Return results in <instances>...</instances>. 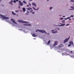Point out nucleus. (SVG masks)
I'll return each instance as SVG.
<instances>
[{"label":"nucleus","instance_id":"f257e3e1","mask_svg":"<svg viewBox=\"0 0 74 74\" xmlns=\"http://www.w3.org/2000/svg\"><path fill=\"white\" fill-rule=\"evenodd\" d=\"M37 31L38 32H40V33H45V34H47V32H46V31L44 30V29H37Z\"/></svg>","mask_w":74,"mask_h":74},{"label":"nucleus","instance_id":"f03ea898","mask_svg":"<svg viewBox=\"0 0 74 74\" xmlns=\"http://www.w3.org/2000/svg\"><path fill=\"white\" fill-rule=\"evenodd\" d=\"M11 20L12 22H13V23H14V24H11V23H10L11 24H12V25H14V26H16V25H17V23H16V22H15V20H14V19H11Z\"/></svg>","mask_w":74,"mask_h":74},{"label":"nucleus","instance_id":"7ed1b4c3","mask_svg":"<svg viewBox=\"0 0 74 74\" xmlns=\"http://www.w3.org/2000/svg\"><path fill=\"white\" fill-rule=\"evenodd\" d=\"M0 16H1V17L3 18V19H9V17H6L4 15H3L2 14H0Z\"/></svg>","mask_w":74,"mask_h":74},{"label":"nucleus","instance_id":"20e7f679","mask_svg":"<svg viewBox=\"0 0 74 74\" xmlns=\"http://www.w3.org/2000/svg\"><path fill=\"white\" fill-rule=\"evenodd\" d=\"M18 22L20 23H28L27 21H25L21 20H18Z\"/></svg>","mask_w":74,"mask_h":74},{"label":"nucleus","instance_id":"39448f33","mask_svg":"<svg viewBox=\"0 0 74 74\" xmlns=\"http://www.w3.org/2000/svg\"><path fill=\"white\" fill-rule=\"evenodd\" d=\"M51 31L53 33L55 34V33H58V30H56V31L55 29L51 30Z\"/></svg>","mask_w":74,"mask_h":74},{"label":"nucleus","instance_id":"423d86ee","mask_svg":"<svg viewBox=\"0 0 74 74\" xmlns=\"http://www.w3.org/2000/svg\"><path fill=\"white\" fill-rule=\"evenodd\" d=\"M32 5H33L35 7H37V5H36V4L34 2H32Z\"/></svg>","mask_w":74,"mask_h":74},{"label":"nucleus","instance_id":"0eeeda50","mask_svg":"<svg viewBox=\"0 0 74 74\" xmlns=\"http://www.w3.org/2000/svg\"><path fill=\"white\" fill-rule=\"evenodd\" d=\"M58 41H55L54 45H53V46L54 47H55V46H56V45H57V44H58Z\"/></svg>","mask_w":74,"mask_h":74},{"label":"nucleus","instance_id":"6e6552de","mask_svg":"<svg viewBox=\"0 0 74 74\" xmlns=\"http://www.w3.org/2000/svg\"><path fill=\"white\" fill-rule=\"evenodd\" d=\"M60 24H61V25H59L58 26H64L65 25V24L60 23Z\"/></svg>","mask_w":74,"mask_h":74},{"label":"nucleus","instance_id":"1a4fd4ad","mask_svg":"<svg viewBox=\"0 0 74 74\" xmlns=\"http://www.w3.org/2000/svg\"><path fill=\"white\" fill-rule=\"evenodd\" d=\"M70 8H72V9H69V10H74V7H73V6H71Z\"/></svg>","mask_w":74,"mask_h":74},{"label":"nucleus","instance_id":"9d476101","mask_svg":"<svg viewBox=\"0 0 74 74\" xmlns=\"http://www.w3.org/2000/svg\"><path fill=\"white\" fill-rule=\"evenodd\" d=\"M68 41V39L66 38L65 39V40H64V43H66V42H67Z\"/></svg>","mask_w":74,"mask_h":74},{"label":"nucleus","instance_id":"9b49d317","mask_svg":"<svg viewBox=\"0 0 74 74\" xmlns=\"http://www.w3.org/2000/svg\"><path fill=\"white\" fill-rule=\"evenodd\" d=\"M63 47V45L62 44H60L59 46L58 47L59 48H61V47Z\"/></svg>","mask_w":74,"mask_h":74},{"label":"nucleus","instance_id":"f8f14e48","mask_svg":"<svg viewBox=\"0 0 74 74\" xmlns=\"http://www.w3.org/2000/svg\"><path fill=\"white\" fill-rule=\"evenodd\" d=\"M19 5H21V6H23V4L22 2H21L20 3L18 4Z\"/></svg>","mask_w":74,"mask_h":74},{"label":"nucleus","instance_id":"ddd939ff","mask_svg":"<svg viewBox=\"0 0 74 74\" xmlns=\"http://www.w3.org/2000/svg\"><path fill=\"white\" fill-rule=\"evenodd\" d=\"M69 44H72V45H74V44H73V42L72 41V42H69Z\"/></svg>","mask_w":74,"mask_h":74},{"label":"nucleus","instance_id":"4468645a","mask_svg":"<svg viewBox=\"0 0 74 74\" xmlns=\"http://www.w3.org/2000/svg\"><path fill=\"white\" fill-rule=\"evenodd\" d=\"M12 15H15L16 14H15L14 12V11H12Z\"/></svg>","mask_w":74,"mask_h":74},{"label":"nucleus","instance_id":"2eb2a0df","mask_svg":"<svg viewBox=\"0 0 74 74\" xmlns=\"http://www.w3.org/2000/svg\"><path fill=\"white\" fill-rule=\"evenodd\" d=\"M23 12H25L26 11V9L25 8H23Z\"/></svg>","mask_w":74,"mask_h":74},{"label":"nucleus","instance_id":"dca6fc26","mask_svg":"<svg viewBox=\"0 0 74 74\" xmlns=\"http://www.w3.org/2000/svg\"><path fill=\"white\" fill-rule=\"evenodd\" d=\"M38 35H36L35 34H32V36L33 37H37V36Z\"/></svg>","mask_w":74,"mask_h":74},{"label":"nucleus","instance_id":"f3484780","mask_svg":"<svg viewBox=\"0 0 74 74\" xmlns=\"http://www.w3.org/2000/svg\"><path fill=\"white\" fill-rule=\"evenodd\" d=\"M13 0H11L10 2L9 3V4H11L12 3H13Z\"/></svg>","mask_w":74,"mask_h":74},{"label":"nucleus","instance_id":"a211bd4d","mask_svg":"<svg viewBox=\"0 0 74 74\" xmlns=\"http://www.w3.org/2000/svg\"><path fill=\"white\" fill-rule=\"evenodd\" d=\"M27 10H29V11H30V10H32V8H27Z\"/></svg>","mask_w":74,"mask_h":74},{"label":"nucleus","instance_id":"6ab92c4d","mask_svg":"<svg viewBox=\"0 0 74 74\" xmlns=\"http://www.w3.org/2000/svg\"><path fill=\"white\" fill-rule=\"evenodd\" d=\"M29 11H27V12H26V13H25V14L26 15H28L29 14Z\"/></svg>","mask_w":74,"mask_h":74},{"label":"nucleus","instance_id":"aec40b11","mask_svg":"<svg viewBox=\"0 0 74 74\" xmlns=\"http://www.w3.org/2000/svg\"><path fill=\"white\" fill-rule=\"evenodd\" d=\"M50 42H51V41L49 40L47 43V45H48L50 44Z\"/></svg>","mask_w":74,"mask_h":74},{"label":"nucleus","instance_id":"412c9836","mask_svg":"<svg viewBox=\"0 0 74 74\" xmlns=\"http://www.w3.org/2000/svg\"><path fill=\"white\" fill-rule=\"evenodd\" d=\"M62 22L63 23H65V20H63L62 21Z\"/></svg>","mask_w":74,"mask_h":74},{"label":"nucleus","instance_id":"4be33fe9","mask_svg":"<svg viewBox=\"0 0 74 74\" xmlns=\"http://www.w3.org/2000/svg\"><path fill=\"white\" fill-rule=\"evenodd\" d=\"M23 3H24V4H27V3H26L25 1H23Z\"/></svg>","mask_w":74,"mask_h":74},{"label":"nucleus","instance_id":"5701e85b","mask_svg":"<svg viewBox=\"0 0 74 74\" xmlns=\"http://www.w3.org/2000/svg\"><path fill=\"white\" fill-rule=\"evenodd\" d=\"M53 8V7H50L49 8V9L50 10H51Z\"/></svg>","mask_w":74,"mask_h":74},{"label":"nucleus","instance_id":"b1692460","mask_svg":"<svg viewBox=\"0 0 74 74\" xmlns=\"http://www.w3.org/2000/svg\"><path fill=\"white\" fill-rule=\"evenodd\" d=\"M70 57H71V58H74V56L72 55Z\"/></svg>","mask_w":74,"mask_h":74},{"label":"nucleus","instance_id":"393cba45","mask_svg":"<svg viewBox=\"0 0 74 74\" xmlns=\"http://www.w3.org/2000/svg\"><path fill=\"white\" fill-rule=\"evenodd\" d=\"M32 8H33V10H36V9L35 8H34V7H32Z\"/></svg>","mask_w":74,"mask_h":74},{"label":"nucleus","instance_id":"a878e982","mask_svg":"<svg viewBox=\"0 0 74 74\" xmlns=\"http://www.w3.org/2000/svg\"><path fill=\"white\" fill-rule=\"evenodd\" d=\"M25 25H27V26H31V25L29 24V25H27V24H25Z\"/></svg>","mask_w":74,"mask_h":74},{"label":"nucleus","instance_id":"bb28decb","mask_svg":"<svg viewBox=\"0 0 74 74\" xmlns=\"http://www.w3.org/2000/svg\"><path fill=\"white\" fill-rule=\"evenodd\" d=\"M71 18V17H68L67 18V19H69L70 18Z\"/></svg>","mask_w":74,"mask_h":74},{"label":"nucleus","instance_id":"cd10ccee","mask_svg":"<svg viewBox=\"0 0 74 74\" xmlns=\"http://www.w3.org/2000/svg\"><path fill=\"white\" fill-rule=\"evenodd\" d=\"M71 45V44H70L69 45H68V47H70Z\"/></svg>","mask_w":74,"mask_h":74},{"label":"nucleus","instance_id":"c85d7f7f","mask_svg":"<svg viewBox=\"0 0 74 74\" xmlns=\"http://www.w3.org/2000/svg\"><path fill=\"white\" fill-rule=\"evenodd\" d=\"M13 2H14V3H16V1H15V0H14L13 1Z\"/></svg>","mask_w":74,"mask_h":74},{"label":"nucleus","instance_id":"c756f323","mask_svg":"<svg viewBox=\"0 0 74 74\" xmlns=\"http://www.w3.org/2000/svg\"><path fill=\"white\" fill-rule=\"evenodd\" d=\"M73 0H71L70 1V2H73Z\"/></svg>","mask_w":74,"mask_h":74},{"label":"nucleus","instance_id":"7c9ffc66","mask_svg":"<svg viewBox=\"0 0 74 74\" xmlns=\"http://www.w3.org/2000/svg\"><path fill=\"white\" fill-rule=\"evenodd\" d=\"M64 18H60V19L61 20H62V19H63Z\"/></svg>","mask_w":74,"mask_h":74},{"label":"nucleus","instance_id":"2f4dec72","mask_svg":"<svg viewBox=\"0 0 74 74\" xmlns=\"http://www.w3.org/2000/svg\"><path fill=\"white\" fill-rule=\"evenodd\" d=\"M39 10V8H38L37 9H36V11H38Z\"/></svg>","mask_w":74,"mask_h":74},{"label":"nucleus","instance_id":"473e14b6","mask_svg":"<svg viewBox=\"0 0 74 74\" xmlns=\"http://www.w3.org/2000/svg\"><path fill=\"white\" fill-rule=\"evenodd\" d=\"M70 17H74V16H73V15H71Z\"/></svg>","mask_w":74,"mask_h":74},{"label":"nucleus","instance_id":"72a5a7b5","mask_svg":"<svg viewBox=\"0 0 74 74\" xmlns=\"http://www.w3.org/2000/svg\"><path fill=\"white\" fill-rule=\"evenodd\" d=\"M18 3H22V2H21V1H18Z\"/></svg>","mask_w":74,"mask_h":74},{"label":"nucleus","instance_id":"f704fd0d","mask_svg":"<svg viewBox=\"0 0 74 74\" xmlns=\"http://www.w3.org/2000/svg\"><path fill=\"white\" fill-rule=\"evenodd\" d=\"M32 14H35V12H32Z\"/></svg>","mask_w":74,"mask_h":74},{"label":"nucleus","instance_id":"c9c22d12","mask_svg":"<svg viewBox=\"0 0 74 74\" xmlns=\"http://www.w3.org/2000/svg\"><path fill=\"white\" fill-rule=\"evenodd\" d=\"M18 11H18V10L15 11V12H18Z\"/></svg>","mask_w":74,"mask_h":74},{"label":"nucleus","instance_id":"e433bc0d","mask_svg":"<svg viewBox=\"0 0 74 74\" xmlns=\"http://www.w3.org/2000/svg\"><path fill=\"white\" fill-rule=\"evenodd\" d=\"M47 34L48 35H49L50 34L49 33H47Z\"/></svg>","mask_w":74,"mask_h":74},{"label":"nucleus","instance_id":"4c0bfd02","mask_svg":"<svg viewBox=\"0 0 74 74\" xmlns=\"http://www.w3.org/2000/svg\"><path fill=\"white\" fill-rule=\"evenodd\" d=\"M64 19H65V20H67V19L66 18H64Z\"/></svg>","mask_w":74,"mask_h":74},{"label":"nucleus","instance_id":"58836bf2","mask_svg":"<svg viewBox=\"0 0 74 74\" xmlns=\"http://www.w3.org/2000/svg\"><path fill=\"white\" fill-rule=\"evenodd\" d=\"M29 5H30V6H31V4L30 3H29Z\"/></svg>","mask_w":74,"mask_h":74},{"label":"nucleus","instance_id":"ea45409f","mask_svg":"<svg viewBox=\"0 0 74 74\" xmlns=\"http://www.w3.org/2000/svg\"><path fill=\"white\" fill-rule=\"evenodd\" d=\"M18 8H21V6H18Z\"/></svg>","mask_w":74,"mask_h":74},{"label":"nucleus","instance_id":"a19ab883","mask_svg":"<svg viewBox=\"0 0 74 74\" xmlns=\"http://www.w3.org/2000/svg\"><path fill=\"white\" fill-rule=\"evenodd\" d=\"M33 10H31L30 12H33Z\"/></svg>","mask_w":74,"mask_h":74},{"label":"nucleus","instance_id":"79ce46f5","mask_svg":"<svg viewBox=\"0 0 74 74\" xmlns=\"http://www.w3.org/2000/svg\"><path fill=\"white\" fill-rule=\"evenodd\" d=\"M69 24H67L66 25V26H69Z\"/></svg>","mask_w":74,"mask_h":74},{"label":"nucleus","instance_id":"37998d69","mask_svg":"<svg viewBox=\"0 0 74 74\" xmlns=\"http://www.w3.org/2000/svg\"><path fill=\"white\" fill-rule=\"evenodd\" d=\"M72 5L73 6V7H74V4H73Z\"/></svg>","mask_w":74,"mask_h":74},{"label":"nucleus","instance_id":"c03bdc74","mask_svg":"<svg viewBox=\"0 0 74 74\" xmlns=\"http://www.w3.org/2000/svg\"><path fill=\"white\" fill-rule=\"evenodd\" d=\"M16 1H18L19 0H16Z\"/></svg>","mask_w":74,"mask_h":74},{"label":"nucleus","instance_id":"a18cd8bd","mask_svg":"<svg viewBox=\"0 0 74 74\" xmlns=\"http://www.w3.org/2000/svg\"><path fill=\"white\" fill-rule=\"evenodd\" d=\"M62 54L63 56L64 55V54H63V53H62Z\"/></svg>","mask_w":74,"mask_h":74},{"label":"nucleus","instance_id":"49530a36","mask_svg":"<svg viewBox=\"0 0 74 74\" xmlns=\"http://www.w3.org/2000/svg\"><path fill=\"white\" fill-rule=\"evenodd\" d=\"M11 4H12V5H14V4L12 3Z\"/></svg>","mask_w":74,"mask_h":74},{"label":"nucleus","instance_id":"de8ad7c7","mask_svg":"<svg viewBox=\"0 0 74 74\" xmlns=\"http://www.w3.org/2000/svg\"><path fill=\"white\" fill-rule=\"evenodd\" d=\"M67 39H68V40L69 39V38H68Z\"/></svg>","mask_w":74,"mask_h":74},{"label":"nucleus","instance_id":"09e8293b","mask_svg":"<svg viewBox=\"0 0 74 74\" xmlns=\"http://www.w3.org/2000/svg\"><path fill=\"white\" fill-rule=\"evenodd\" d=\"M71 53H73V51H71Z\"/></svg>","mask_w":74,"mask_h":74},{"label":"nucleus","instance_id":"8fccbe9b","mask_svg":"<svg viewBox=\"0 0 74 74\" xmlns=\"http://www.w3.org/2000/svg\"><path fill=\"white\" fill-rule=\"evenodd\" d=\"M63 18H65V16H63Z\"/></svg>","mask_w":74,"mask_h":74},{"label":"nucleus","instance_id":"3c124183","mask_svg":"<svg viewBox=\"0 0 74 74\" xmlns=\"http://www.w3.org/2000/svg\"><path fill=\"white\" fill-rule=\"evenodd\" d=\"M27 7H29V5H27Z\"/></svg>","mask_w":74,"mask_h":74},{"label":"nucleus","instance_id":"603ef678","mask_svg":"<svg viewBox=\"0 0 74 74\" xmlns=\"http://www.w3.org/2000/svg\"><path fill=\"white\" fill-rule=\"evenodd\" d=\"M69 21H71V19H69Z\"/></svg>","mask_w":74,"mask_h":74},{"label":"nucleus","instance_id":"864d4df0","mask_svg":"<svg viewBox=\"0 0 74 74\" xmlns=\"http://www.w3.org/2000/svg\"><path fill=\"white\" fill-rule=\"evenodd\" d=\"M38 31H37V30H36V32H38Z\"/></svg>","mask_w":74,"mask_h":74},{"label":"nucleus","instance_id":"5fc2aeb1","mask_svg":"<svg viewBox=\"0 0 74 74\" xmlns=\"http://www.w3.org/2000/svg\"><path fill=\"white\" fill-rule=\"evenodd\" d=\"M0 1L1 2L2 0H0Z\"/></svg>","mask_w":74,"mask_h":74},{"label":"nucleus","instance_id":"6e6d98bb","mask_svg":"<svg viewBox=\"0 0 74 74\" xmlns=\"http://www.w3.org/2000/svg\"><path fill=\"white\" fill-rule=\"evenodd\" d=\"M73 20H74V17L73 18Z\"/></svg>","mask_w":74,"mask_h":74},{"label":"nucleus","instance_id":"4d7b16f0","mask_svg":"<svg viewBox=\"0 0 74 74\" xmlns=\"http://www.w3.org/2000/svg\"><path fill=\"white\" fill-rule=\"evenodd\" d=\"M29 1H32V0H30Z\"/></svg>","mask_w":74,"mask_h":74},{"label":"nucleus","instance_id":"13d9d810","mask_svg":"<svg viewBox=\"0 0 74 74\" xmlns=\"http://www.w3.org/2000/svg\"><path fill=\"white\" fill-rule=\"evenodd\" d=\"M58 30H60V29H59V28H58Z\"/></svg>","mask_w":74,"mask_h":74},{"label":"nucleus","instance_id":"bf43d9fd","mask_svg":"<svg viewBox=\"0 0 74 74\" xmlns=\"http://www.w3.org/2000/svg\"><path fill=\"white\" fill-rule=\"evenodd\" d=\"M49 0H47V1H48Z\"/></svg>","mask_w":74,"mask_h":74},{"label":"nucleus","instance_id":"052dcab7","mask_svg":"<svg viewBox=\"0 0 74 74\" xmlns=\"http://www.w3.org/2000/svg\"><path fill=\"white\" fill-rule=\"evenodd\" d=\"M67 55H69V54H68Z\"/></svg>","mask_w":74,"mask_h":74},{"label":"nucleus","instance_id":"680f3d73","mask_svg":"<svg viewBox=\"0 0 74 74\" xmlns=\"http://www.w3.org/2000/svg\"><path fill=\"white\" fill-rule=\"evenodd\" d=\"M54 26H55L56 25H54Z\"/></svg>","mask_w":74,"mask_h":74},{"label":"nucleus","instance_id":"e2e57ef3","mask_svg":"<svg viewBox=\"0 0 74 74\" xmlns=\"http://www.w3.org/2000/svg\"><path fill=\"white\" fill-rule=\"evenodd\" d=\"M7 22H8V21H7Z\"/></svg>","mask_w":74,"mask_h":74},{"label":"nucleus","instance_id":"0e129e2a","mask_svg":"<svg viewBox=\"0 0 74 74\" xmlns=\"http://www.w3.org/2000/svg\"><path fill=\"white\" fill-rule=\"evenodd\" d=\"M73 2L74 3V0H73Z\"/></svg>","mask_w":74,"mask_h":74},{"label":"nucleus","instance_id":"69168bd1","mask_svg":"<svg viewBox=\"0 0 74 74\" xmlns=\"http://www.w3.org/2000/svg\"><path fill=\"white\" fill-rule=\"evenodd\" d=\"M59 16H61V15H59Z\"/></svg>","mask_w":74,"mask_h":74},{"label":"nucleus","instance_id":"338daca9","mask_svg":"<svg viewBox=\"0 0 74 74\" xmlns=\"http://www.w3.org/2000/svg\"><path fill=\"white\" fill-rule=\"evenodd\" d=\"M34 40H35V38H34Z\"/></svg>","mask_w":74,"mask_h":74},{"label":"nucleus","instance_id":"774afa93","mask_svg":"<svg viewBox=\"0 0 74 74\" xmlns=\"http://www.w3.org/2000/svg\"><path fill=\"white\" fill-rule=\"evenodd\" d=\"M57 26H58V25H57Z\"/></svg>","mask_w":74,"mask_h":74}]
</instances>
